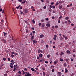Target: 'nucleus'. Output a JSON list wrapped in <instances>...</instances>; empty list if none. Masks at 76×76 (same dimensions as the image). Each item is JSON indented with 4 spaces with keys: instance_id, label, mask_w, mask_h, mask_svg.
Here are the masks:
<instances>
[{
    "instance_id": "obj_47",
    "label": "nucleus",
    "mask_w": 76,
    "mask_h": 76,
    "mask_svg": "<svg viewBox=\"0 0 76 76\" xmlns=\"http://www.w3.org/2000/svg\"><path fill=\"white\" fill-rule=\"evenodd\" d=\"M38 25L39 26H41V23H39L38 24Z\"/></svg>"
},
{
    "instance_id": "obj_54",
    "label": "nucleus",
    "mask_w": 76,
    "mask_h": 76,
    "mask_svg": "<svg viewBox=\"0 0 76 76\" xmlns=\"http://www.w3.org/2000/svg\"><path fill=\"white\" fill-rule=\"evenodd\" d=\"M52 72H54V69H52Z\"/></svg>"
},
{
    "instance_id": "obj_25",
    "label": "nucleus",
    "mask_w": 76,
    "mask_h": 76,
    "mask_svg": "<svg viewBox=\"0 0 76 76\" xmlns=\"http://www.w3.org/2000/svg\"><path fill=\"white\" fill-rule=\"evenodd\" d=\"M4 34V36H5L6 35V34H7V33H5V32H3Z\"/></svg>"
},
{
    "instance_id": "obj_29",
    "label": "nucleus",
    "mask_w": 76,
    "mask_h": 76,
    "mask_svg": "<svg viewBox=\"0 0 76 76\" xmlns=\"http://www.w3.org/2000/svg\"><path fill=\"white\" fill-rule=\"evenodd\" d=\"M69 19V17H66V18H65L66 20H68V19Z\"/></svg>"
},
{
    "instance_id": "obj_41",
    "label": "nucleus",
    "mask_w": 76,
    "mask_h": 76,
    "mask_svg": "<svg viewBox=\"0 0 76 76\" xmlns=\"http://www.w3.org/2000/svg\"><path fill=\"white\" fill-rule=\"evenodd\" d=\"M22 72H23V75H24L25 74V71H24L23 70H22Z\"/></svg>"
},
{
    "instance_id": "obj_16",
    "label": "nucleus",
    "mask_w": 76,
    "mask_h": 76,
    "mask_svg": "<svg viewBox=\"0 0 76 76\" xmlns=\"http://www.w3.org/2000/svg\"><path fill=\"white\" fill-rule=\"evenodd\" d=\"M45 26V24H44V23H42V28H44V27Z\"/></svg>"
},
{
    "instance_id": "obj_4",
    "label": "nucleus",
    "mask_w": 76,
    "mask_h": 76,
    "mask_svg": "<svg viewBox=\"0 0 76 76\" xmlns=\"http://www.w3.org/2000/svg\"><path fill=\"white\" fill-rule=\"evenodd\" d=\"M24 12L25 13H28V9H25L24 10Z\"/></svg>"
},
{
    "instance_id": "obj_35",
    "label": "nucleus",
    "mask_w": 76,
    "mask_h": 76,
    "mask_svg": "<svg viewBox=\"0 0 76 76\" xmlns=\"http://www.w3.org/2000/svg\"><path fill=\"white\" fill-rule=\"evenodd\" d=\"M24 70L25 71H27V69L26 68H25L24 69Z\"/></svg>"
},
{
    "instance_id": "obj_40",
    "label": "nucleus",
    "mask_w": 76,
    "mask_h": 76,
    "mask_svg": "<svg viewBox=\"0 0 76 76\" xmlns=\"http://www.w3.org/2000/svg\"><path fill=\"white\" fill-rule=\"evenodd\" d=\"M62 18V16H60L59 17V19H61V18Z\"/></svg>"
},
{
    "instance_id": "obj_19",
    "label": "nucleus",
    "mask_w": 76,
    "mask_h": 76,
    "mask_svg": "<svg viewBox=\"0 0 76 76\" xmlns=\"http://www.w3.org/2000/svg\"><path fill=\"white\" fill-rule=\"evenodd\" d=\"M31 70L32 71H35V69L32 68H31Z\"/></svg>"
},
{
    "instance_id": "obj_45",
    "label": "nucleus",
    "mask_w": 76,
    "mask_h": 76,
    "mask_svg": "<svg viewBox=\"0 0 76 76\" xmlns=\"http://www.w3.org/2000/svg\"><path fill=\"white\" fill-rule=\"evenodd\" d=\"M58 4H59V3H58V2H57L56 3V4L57 5H58Z\"/></svg>"
},
{
    "instance_id": "obj_30",
    "label": "nucleus",
    "mask_w": 76,
    "mask_h": 76,
    "mask_svg": "<svg viewBox=\"0 0 76 76\" xmlns=\"http://www.w3.org/2000/svg\"><path fill=\"white\" fill-rule=\"evenodd\" d=\"M11 57H12V58H13V57H15V56H14V55H13L11 54Z\"/></svg>"
},
{
    "instance_id": "obj_37",
    "label": "nucleus",
    "mask_w": 76,
    "mask_h": 76,
    "mask_svg": "<svg viewBox=\"0 0 76 76\" xmlns=\"http://www.w3.org/2000/svg\"><path fill=\"white\" fill-rule=\"evenodd\" d=\"M4 76H7V74H4Z\"/></svg>"
},
{
    "instance_id": "obj_24",
    "label": "nucleus",
    "mask_w": 76,
    "mask_h": 76,
    "mask_svg": "<svg viewBox=\"0 0 76 76\" xmlns=\"http://www.w3.org/2000/svg\"><path fill=\"white\" fill-rule=\"evenodd\" d=\"M59 9H62V6H59Z\"/></svg>"
},
{
    "instance_id": "obj_36",
    "label": "nucleus",
    "mask_w": 76,
    "mask_h": 76,
    "mask_svg": "<svg viewBox=\"0 0 76 76\" xmlns=\"http://www.w3.org/2000/svg\"><path fill=\"white\" fill-rule=\"evenodd\" d=\"M7 60L8 61H10V59L9 58H8Z\"/></svg>"
},
{
    "instance_id": "obj_44",
    "label": "nucleus",
    "mask_w": 76,
    "mask_h": 76,
    "mask_svg": "<svg viewBox=\"0 0 76 76\" xmlns=\"http://www.w3.org/2000/svg\"><path fill=\"white\" fill-rule=\"evenodd\" d=\"M18 1L19 2H22V0H18Z\"/></svg>"
},
{
    "instance_id": "obj_50",
    "label": "nucleus",
    "mask_w": 76,
    "mask_h": 76,
    "mask_svg": "<svg viewBox=\"0 0 76 76\" xmlns=\"http://www.w3.org/2000/svg\"><path fill=\"white\" fill-rule=\"evenodd\" d=\"M16 69H18V68H19V66L17 65V66H16Z\"/></svg>"
},
{
    "instance_id": "obj_26",
    "label": "nucleus",
    "mask_w": 76,
    "mask_h": 76,
    "mask_svg": "<svg viewBox=\"0 0 76 76\" xmlns=\"http://www.w3.org/2000/svg\"><path fill=\"white\" fill-rule=\"evenodd\" d=\"M20 5L18 6L17 7H16L17 9H18L20 7Z\"/></svg>"
},
{
    "instance_id": "obj_6",
    "label": "nucleus",
    "mask_w": 76,
    "mask_h": 76,
    "mask_svg": "<svg viewBox=\"0 0 76 76\" xmlns=\"http://www.w3.org/2000/svg\"><path fill=\"white\" fill-rule=\"evenodd\" d=\"M11 63H12V64H15V62L13 60H12L10 61Z\"/></svg>"
},
{
    "instance_id": "obj_59",
    "label": "nucleus",
    "mask_w": 76,
    "mask_h": 76,
    "mask_svg": "<svg viewBox=\"0 0 76 76\" xmlns=\"http://www.w3.org/2000/svg\"><path fill=\"white\" fill-rule=\"evenodd\" d=\"M56 28H58V26H55Z\"/></svg>"
},
{
    "instance_id": "obj_31",
    "label": "nucleus",
    "mask_w": 76,
    "mask_h": 76,
    "mask_svg": "<svg viewBox=\"0 0 76 76\" xmlns=\"http://www.w3.org/2000/svg\"><path fill=\"white\" fill-rule=\"evenodd\" d=\"M18 73L19 75H21V72L20 71H19Z\"/></svg>"
},
{
    "instance_id": "obj_10",
    "label": "nucleus",
    "mask_w": 76,
    "mask_h": 76,
    "mask_svg": "<svg viewBox=\"0 0 76 76\" xmlns=\"http://www.w3.org/2000/svg\"><path fill=\"white\" fill-rule=\"evenodd\" d=\"M50 69H54V66L52 65L50 67Z\"/></svg>"
},
{
    "instance_id": "obj_48",
    "label": "nucleus",
    "mask_w": 76,
    "mask_h": 76,
    "mask_svg": "<svg viewBox=\"0 0 76 76\" xmlns=\"http://www.w3.org/2000/svg\"><path fill=\"white\" fill-rule=\"evenodd\" d=\"M56 63H57V62H56V61H54V64H56Z\"/></svg>"
},
{
    "instance_id": "obj_23",
    "label": "nucleus",
    "mask_w": 76,
    "mask_h": 76,
    "mask_svg": "<svg viewBox=\"0 0 76 76\" xmlns=\"http://www.w3.org/2000/svg\"><path fill=\"white\" fill-rule=\"evenodd\" d=\"M10 67L12 69H13V66L10 65Z\"/></svg>"
},
{
    "instance_id": "obj_56",
    "label": "nucleus",
    "mask_w": 76,
    "mask_h": 76,
    "mask_svg": "<svg viewBox=\"0 0 76 76\" xmlns=\"http://www.w3.org/2000/svg\"><path fill=\"white\" fill-rule=\"evenodd\" d=\"M68 23H71V21H70V20H68Z\"/></svg>"
},
{
    "instance_id": "obj_28",
    "label": "nucleus",
    "mask_w": 76,
    "mask_h": 76,
    "mask_svg": "<svg viewBox=\"0 0 76 76\" xmlns=\"http://www.w3.org/2000/svg\"><path fill=\"white\" fill-rule=\"evenodd\" d=\"M64 66H65V67L67 66V64L66 63H64Z\"/></svg>"
},
{
    "instance_id": "obj_17",
    "label": "nucleus",
    "mask_w": 76,
    "mask_h": 76,
    "mask_svg": "<svg viewBox=\"0 0 76 76\" xmlns=\"http://www.w3.org/2000/svg\"><path fill=\"white\" fill-rule=\"evenodd\" d=\"M32 22L33 23H35V20H34V19H33L32 20Z\"/></svg>"
},
{
    "instance_id": "obj_18",
    "label": "nucleus",
    "mask_w": 76,
    "mask_h": 76,
    "mask_svg": "<svg viewBox=\"0 0 76 76\" xmlns=\"http://www.w3.org/2000/svg\"><path fill=\"white\" fill-rule=\"evenodd\" d=\"M41 53V50H40V49H39L38 50V53Z\"/></svg>"
},
{
    "instance_id": "obj_62",
    "label": "nucleus",
    "mask_w": 76,
    "mask_h": 76,
    "mask_svg": "<svg viewBox=\"0 0 76 76\" xmlns=\"http://www.w3.org/2000/svg\"><path fill=\"white\" fill-rule=\"evenodd\" d=\"M53 4H54V2H52V3H51V5H53Z\"/></svg>"
},
{
    "instance_id": "obj_39",
    "label": "nucleus",
    "mask_w": 76,
    "mask_h": 76,
    "mask_svg": "<svg viewBox=\"0 0 76 76\" xmlns=\"http://www.w3.org/2000/svg\"><path fill=\"white\" fill-rule=\"evenodd\" d=\"M16 66H17V65H14V68L15 67V68H16Z\"/></svg>"
},
{
    "instance_id": "obj_9",
    "label": "nucleus",
    "mask_w": 76,
    "mask_h": 76,
    "mask_svg": "<svg viewBox=\"0 0 76 76\" xmlns=\"http://www.w3.org/2000/svg\"><path fill=\"white\" fill-rule=\"evenodd\" d=\"M39 57L40 58L42 57V54H40L39 55Z\"/></svg>"
},
{
    "instance_id": "obj_58",
    "label": "nucleus",
    "mask_w": 76,
    "mask_h": 76,
    "mask_svg": "<svg viewBox=\"0 0 76 76\" xmlns=\"http://www.w3.org/2000/svg\"><path fill=\"white\" fill-rule=\"evenodd\" d=\"M1 22L2 23H3L4 20H2L1 21Z\"/></svg>"
},
{
    "instance_id": "obj_3",
    "label": "nucleus",
    "mask_w": 76,
    "mask_h": 76,
    "mask_svg": "<svg viewBox=\"0 0 76 76\" xmlns=\"http://www.w3.org/2000/svg\"><path fill=\"white\" fill-rule=\"evenodd\" d=\"M34 35H33L31 38V41L34 40Z\"/></svg>"
},
{
    "instance_id": "obj_20",
    "label": "nucleus",
    "mask_w": 76,
    "mask_h": 76,
    "mask_svg": "<svg viewBox=\"0 0 76 76\" xmlns=\"http://www.w3.org/2000/svg\"><path fill=\"white\" fill-rule=\"evenodd\" d=\"M43 76H45V73L44 72H43Z\"/></svg>"
},
{
    "instance_id": "obj_64",
    "label": "nucleus",
    "mask_w": 76,
    "mask_h": 76,
    "mask_svg": "<svg viewBox=\"0 0 76 76\" xmlns=\"http://www.w3.org/2000/svg\"><path fill=\"white\" fill-rule=\"evenodd\" d=\"M72 6V4H70L69 5V6Z\"/></svg>"
},
{
    "instance_id": "obj_63",
    "label": "nucleus",
    "mask_w": 76,
    "mask_h": 76,
    "mask_svg": "<svg viewBox=\"0 0 76 76\" xmlns=\"http://www.w3.org/2000/svg\"><path fill=\"white\" fill-rule=\"evenodd\" d=\"M22 9V6H21V7H20V9L21 10V9Z\"/></svg>"
},
{
    "instance_id": "obj_21",
    "label": "nucleus",
    "mask_w": 76,
    "mask_h": 76,
    "mask_svg": "<svg viewBox=\"0 0 76 76\" xmlns=\"http://www.w3.org/2000/svg\"><path fill=\"white\" fill-rule=\"evenodd\" d=\"M50 7H49L48 9H51V8H52V7H53V6H52V5H50Z\"/></svg>"
},
{
    "instance_id": "obj_8",
    "label": "nucleus",
    "mask_w": 76,
    "mask_h": 76,
    "mask_svg": "<svg viewBox=\"0 0 76 76\" xmlns=\"http://www.w3.org/2000/svg\"><path fill=\"white\" fill-rule=\"evenodd\" d=\"M40 38H43L44 37V35L43 34H41L40 36Z\"/></svg>"
},
{
    "instance_id": "obj_12",
    "label": "nucleus",
    "mask_w": 76,
    "mask_h": 76,
    "mask_svg": "<svg viewBox=\"0 0 76 76\" xmlns=\"http://www.w3.org/2000/svg\"><path fill=\"white\" fill-rule=\"evenodd\" d=\"M65 73H67L68 72V70H67V69H65Z\"/></svg>"
},
{
    "instance_id": "obj_34",
    "label": "nucleus",
    "mask_w": 76,
    "mask_h": 76,
    "mask_svg": "<svg viewBox=\"0 0 76 76\" xmlns=\"http://www.w3.org/2000/svg\"><path fill=\"white\" fill-rule=\"evenodd\" d=\"M6 60V59L5 58H3V60H4V61H5Z\"/></svg>"
},
{
    "instance_id": "obj_5",
    "label": "nucleus",
    "mask_w": 76,
    "mask_h": 76,
    "mask_svg": "<svg viewBox=\"0 0 76 76\" xmlns=\"http://www.w3.org/2000/svg\"><path fill=\"white\" fill-rule=\"evenodd\" d=\"M2 68H3V64H1L0 66V69H3Z\"/></svg>"
},
{
    "instance_id": "obj_51",
    "label": "nucleus",
    "mask_w": 76,
    "mask_h": 76,
    "mask_svg": "<svg viewBox=\"0 0 76 76\" xmlns=\"http://www.w3.org/2000/svg\"><path fill=\"white\" fill-rule=\"evenodd\" d=\"M55 18V17H52V19H54Z\"/></svg>"
},
{
    "instance_id": "obj_14",
    "label": "nucleus",
    "mask_w": 76,
    "mask_h": 76,
    "mask_svg": "<svg viewBox=\"0 0 76 76\" xmlns=\"http://www.w3.org/2000/svg\"><path fill=\"white\" fill-rule=\"evenodd\" d=\"M61 56H63V55H64V53L63 52H61V53L60 54Z\"/></svg>"
},
{
    "instance_id": "obj_38",
    "label": "nucleus",
    "mask_w": 76,
    "mask_h": 76,
    "mask_svg": "<svg viewBox=\"0 0 76 76\" xmlns=\"http://www.w3.org/2000/svg\"><path fill=\"white\" fill-rule=\"evenodd\" d=\"M26 31L27 33H28L29 32V30L28 29H26Z\"/></svg>"
},
{
    "instance_id": "obj_43",
    "label": "nucleus",
    "mask_w": 76,
    "mask_h": 76,
    "mask_svg": "<svg viewBox=\"0 0 76 76\" xmlns=\"http://www.w3.org/2000/svg\"><path fill=\"white\" fill-rule=\"evenodd\" d=\"M46 48H48V45H46Z\"/></svg>"
},
{
    "instance_id": "obj_55",
    "label": "nucleus",
    "mask_w": 76,
    "mask_h": 76,
    "mask_svg": "<svg viewBox=\"0 0 76 76\" xmlns=\"http://www.w3.org/2000/svg\"><path fill=\"white\" fill-rule=\"evenodd\" d=\"M60 39L61 40H63V37H61V38H60Z\"/></svg>"
},
{
    "instance_id": "obj_57",
    "label": "nucleus",
    "mask_w": 76,
    "mask_h": 76,
    "mask_svg": "<svg viewBox=\"0 0 76 76\" xmlns=\"http://www.w3.org/2000/svg\"><path fill=\"white\" fill-rule=\"evenodd\" d=\"M42 70H43V71H44V70H45V69L44 68H42Z\"/></svg>"
},
{
    "instance_id": "obj_60",
    "label": "nucleus",
    "mask_w": 76,
    "mask_h": 76,
    "mask_svg": "<svg viewBox=\"0 0 76 76\" xmlns=\"http://www.w3.org/2000/svg\"><path fill=\"white\" fill-rule=\"evenodd\" d=\"M45 20H48V18H46Z\"/></svg>"
},
{
    "instance_id": "obj_33",
    "label": "nucleus",
    "mask_w": 76,
    "mask_h": 76,
    "mask_svg": "<svg viewBox=\"0 0 76 76\" xmlns=\"http://www.w3.org/2000/svg\"><path fill=\"white\" fill-rule=\"evenodd\" d=\"M60 61H63V59L60 58Z\"/></svg>"
},
{
    "instance_id": "obj_15",
    "label": "nucleus",
    "mask_w": 76,
    "mask_h": 76,
    "mask_svg": "<svg viewBox=\"0 0 76 76\" xmlns=\"http://www.w3.org/2000/svg\"><path fill=\"white\" fill-rule=\"evenodd\" d=\"M24 1L23 2H21L22 4H24V3H25V2H26V0H24Z\"/></svg>"
},
{
    "instance_id": "obj_52",
    "label": "nucleus",
    "mask_w": 76,
    "mask_h": 76,
    "mask_svg": "<svg viewBox=\"0 0 76 76\" xmlns=\"http://www.w3.org/2000/svg\"><path fill=\"white\" fill-rule=\"evenodd\" d=\"M32 32L33 34H35V31H33Z\"/></svg>"
},
{
    "instance_id": "obj_32",
    "label": "nucleus",
    "mask_w": 76,
    "mask_h": 76,
    "mask_svg": "<svg viewBox=\"0 0 76 76\" xmlns=\"http://www.w3.org/2000/svg\"><path fill=\"white\" fill-rule=\"evenodd\" d=\"M65 40H67V37H65Z\"/></svg>"
},
{
    "instance_id": "obj_61",
    "label": "nucleus",
    "mask_w": 76,
    "mask_h": 76,
    "mask_svg": "<svg viewBox=\"0 0 76 76\" xmlns=\"http://www.w3.org/2000/svg\"><path fill=\"white\" fill-rule=\"evenodd\" d=\"M41 42L42 44V43H43V42H44V41L43 40H42V41H41Z\"/></svg>"
},
{
    "instance_id": "obj_22",
    "label": "nucleus",
    "mask_w": 76,
    "mask_h": 76,
    "mask_svg": "<svg viewBox=\"0 0 76 76\" xmlns=\"http://www.w3.org/2000/svg\"><path fill=\"white\" fill-rule=\"evenodd\" d=\"M47 57H48V58H50V57H51V56H50V55H47Z\"/></svg>"
},
{
    "instance_id": "obj_27",
    "label": "nucleus",
    "mask_w": 76,
    "mask_h": 76,
    "mask_svg": "<svg viewBox=\"0 0 76 76\" xmlns=\"http://www.w3.org/2000/svg\"><path fill=\"white\" fill-rule=\"evenodd\" d=\"M16 69H17V70H18V69H17V68H14V70H13V71L15 72V70H16Z\"/></svg>"
},
{
    "instance_id": "obj_11",
    "label": "nucleus",
    "mask_w": 76,
    "mask_h": 76,
    "mask_svg": "<svg viewBox=\"0 0 76 76\" xmlns=\"http://www.w3.org/2000/svg\"><path fill=\"white\" fill-rule=\"evenodd\" d=\"M46 26H47L48 27H50V24H47Z\"/></svg>"
},
{
    "instance_id": "obj_2",
    "label": "nucleus",
    "mask_w": 76,
    "mask_h": 76,
    "mask_svg": "<svg viewBox=\"0 0 76 76\" xmlns=\"http://www.w3.org/2000/svg\"><path fill=\"white\" fill-rule=\"evenodd\" d=\"M1 41H2V42H3L4 43H6L7 42H6V41L5 40V39H2L1 40Z\"/></svg>"
},
{
    "instance_id": "obj_49",
    "label": "nucleus",
    "mask_w": 76,
    "mask_h": 76,
    "mask_svg": "<svg viewBox=\"0 0 76 76\" xmlns=\"http://www.w3.org/2000/svg\"><path fill=\"white\" fill-rule=\"evenodd\" d=\"M32 30H34L35 29V28L33 27L31 28Z\"/></svg>"
},
{
    "instance_id": "obj_46",
    "label": "nucleus",
    "mask_w": 76,
    "mask_h": 76,
    "mask_svg": "<svg viewBox=\"0 0 76 76\" xmlns=\"http://www.w3.org/2000/svg\"><path fill=\"white\" fill-rule=\"evenodd\" d=\"M46 6H44V7H43V9H46Z\"/></svg>"
},
{
    "instance_id": "obj_53",
    "label": "nucleus",
    "mask_w": 76,
    "mask_h": 76,
    "mask_svg": "<svg viewBox=\"0 0 76 76\" xmlns=\"http://www.w3.org/2000/svg\"><path fill=\"white\" fill-rule=\"evenodd\" d=\"M69 54H71V53H70V51H69L68 53Z\"/></svg>"
},
{
    "instance_id": "obj_1",
    "label": "nucleus",
    "mask_w": 76,
    "mask_h": 76,
    "mask_svg": "<svg viewBox=\"0 0 76 76\" xmlns=\"http://www.w3.org/2000/svg\"><path fill=\"white\" fill-rule=\"evenodd\" d=\"M57 37L56 34H55L54 35V37L53 38V39L54 40H56V38Z\"/></svg>"
},
{
    "instance_id": "obj_42",
    "label": "nucleus",
    "mask_w": 76,
    "mask_h": 76,
    "mask_svg": "<svg viewBox=\"0 0 76 76\" xmlns=\"http://www.w3.org/2000/svg\"><path fill=\"white\" fill-rule=\"evenodd\" d=\"M58 74H59V75H61V72H58Z\"/></svg>"
},
{
    "instance_id": "obj_13",
    "label": "nucleus",
    "mask_w": 76,
    "mask_h": 76,
    "mask_svg": "<svg viewBox=\"0 0 76 76\" xmlns=\"http://www.w3.org/2000/svg\"><path fill=\"white\" fill-rule=\"evenodd\" d=\"M32 75V74H30L29 73H28L27 74V76H31Z\"/></svg>"
},
{
    "instance_id": "obj_7",
    "label": "nucleus",
    "mask_w": 76,
    "mask_h": 76,
    "mask_svg": "<svg viewBox=\"0 0 76 76\" xmlns=\"http://www.w3.org/2000/svg\"><path fill=\"white\" fill-rule=\"evenodd\" d=\"M33 43H34V44H35V43H37V41L35 40H33Z\"/></svg>"
}]
</instances>
